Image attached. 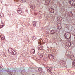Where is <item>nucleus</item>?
Masks as SVG:
<instances>
[{
	"label": "nucleus",
	"instance_id": "obj_22",
	"mask_svg": "<svg viewBox=\"0 0 75 75\" xmlns=\"http://www.w3.org/2000/svg\"><path fill=\"white\" fill-rule=\"evenodd\" d=\"M74 38L75 39V35L74 36Z\"/></svg>",
	"mask_w": 75,
	"mask_h": 75
},
{
	"label": "nucleus",
	"instance_id": "obj_18",
	"mask_svg": "<svg viewBox=\"0 0 75 75\" xmlns=\"http://www.w3.org/2000/svg\"><path fill=\"white\" fill-rule=\"evenodd\" d=\"M40 57H41V58H42V57H43V54H40Z\"/></svg>",
	"mask_w": 75,
	"mask_h": 75
},
{
	"label": "nucleus",
	"instance_id": "obj_24",
	"mask_svg": "<svg viewBox=\"0 0 75 75\" xmlns=\"http://www.w3.org/2000/svg\"><path fill=\"white\" fill-rule=\"evenodd\" d=\"M10 49H11V48H10V49H9V50H10Z\"/></svg>",
	"mask_w": 75,
	"mask_h": 75
},
{
	"label": "nucleus",
	"instance_id": "obj_17",
	"mask_svg": "<svg viewBox=\"0 0 75 75\" xmlns=\"http://www.w3.org/2000/svg\"><path fill=\"white\" fill-rule=\"evenodd\" d=\"M13 55H15L16 54V52H12Z\"/></svg>",
	"mask_w": 75,
	"mask_h": 75
},
{
	"label": "nucleus",
	"instance_id": "obj_10",
	"mask_svg": "<svg viewBox=\"0 0 75 75\" xmlns=\"http://www.w3.org/2000/svg\"><path fill=\"white\" fill-rule=\"evenodd\" d=\"M51 31L53 33V34H54L55 33V31L54 30H51Z\"/></svg>",
	"mask_w": 75,
	"mask_h": 75
},
{
	"label": "nucleus",
	"instance_id": "obj_8",
	"mask_svg": "<svg viewBox=\"0 0 75 75\" xmlns=\"http://www.w3.org/2000/svg\"><path fill=\"white\" fill-rule=\"evenodd\" d=\"M42 48H43V46H40L38 47L39 50H41L42 49Z\"/></svg>",
	"mask_w": 75,
	"mask_h": 75
},
{
	"label": "nucleus",
	"instance_id": "obj_12",
	"mask_svg": "<svg viewBox=\"0 0 75 75\" xmlns=\"http://www.w3.org/2000/svg\"><path fill=\"white\" fill-rule=\"evenodd\" d=\"M71 42H68V46H69L70 47V46H71Z\"/></svg>",
	"mask_w": 75,
	"mask_h": 75
},
{
	"label": "nucleus",
	"instance_id": "obj_13",
	"mask_svg": "<svg viewBox=\"0 0 75 75\" xmlns=\"http://www.w3.org/2000/svg\"><path fill=\"white\" fill-rule=\"evenodd\" d=\"M61 17H59L57 18L58 20H59V21H61Z\"/></svg>",
	"mask_w": 75,
	"mask_h": 75
},
{
	"label": "nucleus",
	"instance_id": "obj_20",
	"mask_svg": "<svg viewBox=\"0 0 75 75\" xmlns=\"http://www.w3.org/2000/svg\"><path fill=\"white\" fill-rule=\"evenodd\" d=\"M62 20V18L60 17V21H61Z\"/></svg>",
	"mask_w": 75,
	"mask_h": 75
},
{
	"label": "nucleus",
	"instance_id": "obj_19",
	"mask_svg": "<svg viewBox=\"0 0 75 75\" xmlns=\"http://www.w3.org/2000/svg\"><path fill=\"white\" fill-rule=\"evenodd\" d=\"M3 24H4V23H3L1 24V26H2L1 27H3Z\"/></svg>",
	"mask_w": 75,
	"mask_h": 75
},
{
	"label": "nucleus",
	"instance_id": "obj_7",
	"mask_svg": "<svg viewBox=\"0 0 75 75\" xmlns=\"http://www.w3.org/2000/svg\"><path fill=\"white\" fill-rule=\"evenodd\" d=\"M35 23V22H33V27H35L36 26V23Z\"/></svg>",
	"mask_w": 75,
	"mask_h": 75
},
{
	"label": "nucleus",
	"instance_id": "obj_25",
	"mask_svg": "<svg viewBox=\"0 0 75 75\" xmlns=\"http://www.w3.org/2000/svg\"><path fill=\"white\" fill-rule=\"evenodd\" d=\"M1 27H0V28H1Z\"/></svg>",
	"mask_w": 75,
	"mask_h": 75
},
{
	"label": "nucleus",
	"instance_id": "obj_16",
	"mask_svg": "<svg viewBox=\"0 0 75 75\" xmlns=\"http://www.w3.org/2000/svg\"><path fill=\"white\" fill-rule=\"evenodd\" d=\"M31 8H32V9H34V8H35L34 6H31Z\"/></svg>",
	"mask_w": 75,
	"mask_h": 75
},
{
	"label": "nucleus",
	"instance_id": "obj_9",
	"mask_svg": "<svg viewBox=\"0 0 75 75\" xmlns=\"http://www.w3.org/2000/svg\"><path fill=\"white\" fill-rule=\"evenodd\" d=\"M39 71H42V68H39L38 69Z\"/></svg>",
	"mask_w": 75,
	"mask_h": 75
},
{
	"label": "nucleus",
	"instance_id": "obj_1",
	"mask_svg": "<svg viewBox=\"0 0 75 75\" xmlns=\"http://www.w3.org/2000/svg\"><path fill=\"white\" fill-rule=\"evenodd\" d=\"M64 36L66 38L69 40L71 38V34L69 32L66 33L64 35Z\"/></svg>",
	"mask_w": 75,
	"mask_h": 75
},
{
	"label": "nucleus",
	"instance_id": "obj_21",
	"mask_svg": "<svg viewBox=\"0 0 75 75\" xmlns=\"http://www.w3.org/2000/svg\"><path fill=\"white\" fill-rule=\"evenodd\" d=\"M50 56H51L49 54L48 55V58H49V57H50Z\"/></svg>",
	"mask_w": 75,
	"mask_h": 75
},
{
	"label": "nucleus",
	"instance_id": "obj_2",
	"mask_svg": "<svg viewBox=\"0 0 75 75\" xmlns=\"http://www.w3.org/2000/svg\"><path fill=\"white\" fill-rule=\"evenodd\" d=\"M70 3L73 6H75V0H69Z\"/></svg>",
	"mask_w": 75,
	"mask_h": 75
},
{
	"label": "nucleus",
	"instance_id": "obj_5",
	"mask_svg": "<svg viewBox=\"0 0 75 75\" xmlns=\"http://www.w3.org/2000/svg\"><path fill=\"white\" fill-rule=\"evenodd\" d=\"M54 56L52 55H50V57H49V58L50 59H54Z\"/></svg>",
	"mask_w": 75,
	"mask_h": 75
},
{
	"label": "nucleus",
	"instance_id": "obj_11",
	"mask_svg": "<svg viewBox=\"0 0 75 75\" xmlns=\"http://www.w3.org/2000/svg\"><path fill=\"white\" fill-rule=\"evenodd\" d=\"M42 42H41V40H40L39 41V44H40V45H41V43Z\"/></svg>",
	"mask_w": 75,
	"mask_h": 75
},
{
	"label": "nucleus",
	"instance_id": "obj_15",
	"mask_svg": "<svg viewBox=\"0 0 75 75\" xmlns=\"http://www.w3.org/2000/svg\"><path fill=\"white\" fill-rule=\"evenodd\" d=\"M31 50L32 51H33V54H34L35 52V50H34V49H32Z\"/></svg>",
	"mask_w": 75,
	"mask_h": 75
},
{
	"label": "nucleus",
	"instance_id": "obj_3",
	"mask_svg": "<svg viewBox=\"0 0 75 75\" xmlns=\"http://www.w3.org/2000/svg\"><path fill=\"white\" fill-rule=\"evenodd\" d=\"M18 13L19 14H21V13H22V11L21 10V9L20 8H19L17 10Z\"/></svg>",
	"mask_w": 75,
	"mask_h": 75
},
{
	"label": "nucleus",
	"instance_id": "obj_6",
	"mask_svg": "<svg viewBox=\"0 0 75 75\" xmlns=\"http://www.w3.org/2000/svg\"><path fill=\"white\" fill-rule=\"evenodd\" d=\"M1 40H4V39L5 38H4V36L3 35L1 36Z\"/></svg>",
	"mask_w": 75,
	"mask_h": 75
},
{
	"label": "nucleus",
	"instance_id": "obj_14",
	"mask_svg": "<svg viewBox=\"0 0 75 75\" xmlns=\"http://www.w3.org/2000/svg\"><path fill=\"white\" fill-rule=\"evenodd\" d=\"M36 38L35 36H33V37H32V39L33 40V39H34V38Z\"/></svg>",
	"mask_w": 75,
	"mask_h": 75
},
{
	"label": "nucleus",
	"instance_id": "obj_4",
	"mask_svg": "<svg viewBox=\"0 0 75 75\" xmlns=\"http://www.w3.org/2000/svg\"><path fill=\"white\" fill-rule=\"evenodd\" d=\"M50 11H51L52 13H54V9H50Z\"/></svg>",
	"mask_w": 75,
	"mask_h": 75
},
{
	"label": "nucleus",
	"instance_id": "obj_23",
	"mask_svg": "<svg viewBox=\"0 0 75 75\" xmlns=\"http://www.w3.org/2000/svg\"><path fill=\"white\" fill-rule=\"evenodd\" d=\"M42 18V17H41V18Z\"/></svg>",
	"mask_w": 75,
	"mask_h": 75
},
{
	"label": "nucleus",
	"instance_id": "obj_26",
	"mask_svg": "<svg viewBox=\"0 0 75 75\" xmlns=\"http://www.w3.org/2000/svg\"><path fill=\"white\" fill-rule=\"evenodd\" d=\"M74 65H75V64Z\"/></svg>",
	"mask_w": 75,
	"mask_h": 75
}]
</instances>
